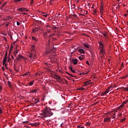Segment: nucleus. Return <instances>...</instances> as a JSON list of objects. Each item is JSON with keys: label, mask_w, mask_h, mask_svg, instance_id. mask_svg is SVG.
Listing matches in <instances>:
<instances>
[{"label": "nucleus", "mask_w": 128, "mask_h": 128, "mask_svg": "<svg viewBox=\"0 0 128 128\" xmlns=\"http://www.w3.org/2000/svg\"><path fill=\"white\" fill-rule=\"evenodd\" d=\"M78 52H80V54H84L85 52L84 49H80L78 50Z\"/></svg>", "instance_id": "obj_9"}, {"label": "nucleus", "mask_w": 128, "mask_h": 128, "mask_svg": "<svg viewBox=\"0 0 128 128\" xmlns=\"http://www.w3.org/2000/svg\"><path fill=\"white\" fill-rule=\"evenodd\" d=\"M62 124H64V123H62V124H60V126H61V127L62 126Z\"/></svg>", "instance_id": "obj_58"}, {"label": "nucleus", "mask_w": 128, "mask_h": 128, "mask_svg": "<svg viewBox=\"0 0 128 128\" xmlns=\"http://www.w3.org/2000/svg\"><path fill=\"white\" fill-rule=\"evenodd\" d=\"M44 16H45V18H48V14L44 15Z\"/></svg>", "instance_id": "obj_54"}, {"label": "nucleus", "mask_w": 128, "mask_h": 128, "mask_svg": "<svg viewBox=\"0 0 128 128\" xmlns=\"http://www.w3.org/2000/svg\"><path fill=\"white\" fill-rule=\"evenodd\" d=\"M94 14H96V10H94Z\"/></svg>", "instance_id": "obj_37"}, {"label": "nucleus", "mask_w": 128, "mask_h": 128, "mask_svg": "<svg viewBox=\"0 0 128 128\" xmlns=\"http://www.w3.org/2000/svg\"><path fill=\"white\" fill-rule=\"evenodd\" d=\"M72 62L74 64H78V60L76 59H72Z\"/></svg>", "instance_id": "obj_6"}, {"label": "nucleus", "mask_w": 128, "mask_h": 128, "mask_svg": "<svg viewBox=\"0 0 128 128\" xmlns=\"http://www.w3.org/2000/svg\"><path fill=\"white\" fill-rule=\"evenodd\" d=\"M108 90H112V87L110 86L108 88Z\"/></svg>", "instance_id": "obj_36"}, {"label": "nucleus", "mask_w": 128, "mask_h": 128, "mask_svg": "<svg viewBox=\"0 0 128 128\" xmlns=\"http://www.w3.org/2000/svg\"><path fill=\"white\" fill-rule=\"evenodd\" d=\"M103 36H108V34L106 33H102Z\"/></svg>", "instance_id": "obj_34"}, {"label": "nucleus", "mask_w": 128, "mask_h": 128, "mask_svg": "<svg viewBox=\"0 0 128 128\" xmlns=\"http://www.w3.org/2000/svg\"><path fill=\"white\" fill-rule=\"evenodd\" d=\"M18 50H16L14 52V54L15 56H16V54H18Z\"/></svg>", "instance_id": "obj_30"}, {"label": "nucleus", "mask_w": 128, "mask_h": 128, "mask_svg": "<svg viewBox=\"0 0 128 128\" xmlns=\"http://www.w3.org/2000/svg\"><path fill=\"white\" fill-rule=\"evenodd\" d=\"M8 4V2H4V4H2V5L0 6V8H4V6H6Z\"/></svg>", "instance_id": "obj_11"}, {"label": "nucleus", "mask_w": 128, "mask_h": 128, "mask_svg": "<svg viewBox=\"0 0 128 128\" xmlns=\"http://www.w3.org/2000/svg\"><path fill=\"white\" fill-rule=\"evenodd\" d=\"M101 60H102V56H101Z\"/></svg>", "instance_id": "obj_64"}, {"label": "nucleus", "mask_w": 128, "mask_h": 128, "mask_svg": "<svg viewBox=\"0 0 128 128\" xmlns=\"http://www.w3.org/2000/svg\"><path fill=\"white\" fill-rule=\"evenodd\" d=\"M66 74H69V76H72V74H70V73H68V72H66Z\"/></svg>", "instance_id": "obj_56"}, {"label": "nucleus", "mask_w": 128, "mask_h": 128, "mask_svg": "<svg viewBox=\"0 0 128 128\" xmlns=\"http://www.w3.org/2000/svg\"><path fill=\"white\" fill-rule=\"evenodd\" d=\"M88 86V84H84V86Z\"/></svg>", "instance_id": "obj_62"}, {"label": "nucleus", "mask_w": 128, "mask_h": 128, "mask_svg": "<svg viewBox=\"0 0 128 128\" xmlns=\"http://www.w3.org/2000/svg\"><path fill=\"white\" fill-rule=\"evenodd\" d=\"M2 114V109L0 108V114Z\"/></svg>", "instance_id": "obj_60"}, {"label": "nucleus", "mask_w": 128, "mask_h": 128, "mask_svg": "<svg viewBox=\"0 0 128 128\" xmlns=\"http://www.w3.org/2000/svg\"><path fill=\"white\" fill-rule=\"evenodd\" d=\"M10 57H9L8 60V62H10Z\"/></svg>", "instance_id": "obj_49"}, {"label": "nucleus", "mask_w": 128, "mask_h": 128, "mask_svg": "<svg viewBox=\"0 0 128 128\" xmlns=\"http://www.w3.org/2000/svg\"><path fill=\"white\" fill-rule=\"evenodd\" d=\"M86 64H88V66H90V62H88V61H86Z\"/></svg>", "instance_id": "obj_42"}, {"label": "nucleus", "mask_w": 128, "mask_h": 128, "mask_svg": "<svg viewBox=\"0 0 128 128\" xmlns=\"http://www.w3.org/2000/svg\"><path fill=\"white\" fill-rule=\"evenodd\" d=\"M103 10H104V6H102V4H101L100 8V12L102 14Z\"/></svg>", "instance_id": "obj_12"}, {"label": "nucleus", "mask_w": 128, "mask_h": 128, "mask_svg": "<svg viewBox=\"0 0 128 128\" xmlns=\"http://www.w3.org/2000/svg\"><path fill=\"white\" fill-rule=\"evenodd\" d=\"M128 101H126H126H124V102H123V104L124 106V104H128Z\"/></svg>", "instance_id": "obj_28"}, {"label": "nucleus", "mask_w": 128, "mask_h": 128, "mask_svg": "<svg viewBox=\"0 0 128 128\" xmlns=\"http://www.w3.org/2000/svg\"><path fill=\"white\" fill-rule=\"evenodd\" d=\"M126 16H127L126 14H124V16H125V18H126Z\"/></svg>", "instance_id": "obj_63"}, {"label": "nucleus", "mask_w": 128, "mask_h": 128, "mask_svg": "<svg viewBox=\"0 0 128 128\" xmlns=\"http://www.w3.org/2000/svg\"><path fill=\"white\" fill-rule=\"evenodd\" d=\"M47 32V34L48 33V34H50V30H48V32Z\"/></svg>", "instance_id": "obj_50"}, {"label": "nucleus", "mask_w": 128, "mask_h": 128, "mask_svg": "<svg viewBox=\"0 0 128 128\" xmlns=\"http://www.w3.org/2000/svg\"><path fill=\"white\" fill-rule=\"evenodd\" d=\"M42 112L40 114L43 116L42 118H49L54 114V113L52 112V109L48 107L45 108Z\"/></svg>", "instance_id": "obj_1"}, {"label": "nucleus", "mask_w": 128, "mask_h": 128, "mask_svg": "<svg viewBox=\"0 0 128 128\" xmlns=\"http://www.w3.org/2000/svg\"><path fill=\"white\" fill-rule=\"evenodd\" d=\"M34 92H36V90H34L30 91V94H34Z\"/></svg>", "instance_id": "obj_19"}, {"label": "nucleus", "mask_w": 128, "mask_h": 128, "mask_svg": "<svg viewBox=\"0 0 128 128\" xmlns=\"http://www.w3.org/2000/svg\"><path fill=\"white\" fill-rule=\"evenodd\" d=\"M16 24H17V26H20V24L18 22H17Z\"/></svg>", "instance_id": "obj_45"}, {"label": "nucleus", "mask_w": 128, "mask_h": 128, "mask_svg": "<svg viewBox=\"0 0 128 128\" xmlns=\"http://www.w3.org/2000/svg\"><path fill=\"white\" fill-rule=\"evenodd\" d=\"M90 80L88 81H86L84 82V84H90Z\"/></svg>", "instance_id": "obj_16"}, {"label": "nucleus", "mask_w": 128, "mask_h": 128, "mask_svg": "<svg viewBox=\"0 0 128 128\" xmlns=\"http://www.w3.org/2000/svg\"><path fill=\"white\" fill-rule=\"evenodd\" d=\"M8 86H9L10 84H10V82L8 81Z\"/></svg>", "instance_id": "obj_47"}, {"label": "nucleus", "mask_w": 128, "mask_h": 128, "mask_svg": "<svg viewBox=\"0 0 128 128\" xmlns=\"http://www.w3.org/2000/svg\"><path fill=\"white\" fill-rule=\"evenodd\" d=\"M6 56H8V52H6V53L5 54L4 58H6Z\"/></svg>", "instance_id": "obj_40"}, {"label": "nucleus", "mask_w": 128, "mask_h": 128, "mask_svg": "<svg viewBox=\"0 0 128 128\" xmlns=\"http://www.w3.org/2000/svg\"><path fill=\"white\" fill-rule=\"evenodd\" d=\"M54 36V34H50V35L49 36L52 37V36Z\"/></svg>", "instance_id": "obj_48"}, {"label": "nucleus", "mask_w": 128, "mask_h": 128, "mask_svg": "<svg viewBox=\"0 0 128 128\" xmlns=\"http://www.w3.org/2000/svg\"><path fill=\"white\" fill-rule=\"evenodd\" d=\"M28 72H26L23 74V76H28Z\"/></svg>", "instance_id": "obj_31"}, {"label": "nucleus", "mask_w": 128, "mask_h": 128, "mask_svg": "<svg viewBox=\"0 0 128 128\" xmlns=\"http://www.w3.org/2000/svg\"><path fill=\"white\" fill-rule=\"evenodd\" d=\"M124 104H122L119 106L120 108H124Z\"/></svg>", "instance_id": "obj_29"}, {"label": "nucleus", "mask_w": 128, "mask_h": 128, "mask_svg": "<svg viewBox=\"0 0 128 128\" xmlns=\"http://www.w3.org/2000/svg\"><path fill=\"white\" fill-rule=\"evenodd\" d=\"M44 37L46 38V36H48V32H44L43 34Z\"/></svg>", "instance_id": "obj_20"}, {"label": "nucleus", "mask_w": 128, "mask_h": 128, "mask_svg": "<svg viewBox=\"0 0 128 128\" xmlns=\"http://www.w3.org/2000/svg\"><path fill=\"white\" fill-rule=\"evenodd\" d=\"M9 24H9L8 23L7 24H6V26H8Z\"/></svg>", "instance_id": "obj_51"}, {"label": "nucleus", "mask_w": 128, "mask_h": 128, "mask_svg": "<svg viewBox=\"0 0 128 128\" xmlns=\"http://www.w3.org/2000/svg\"><path fill=\"white\" fill-rule=\"evenodd\" d=\"M78 128H84V126H82V125H79L78 126Z\"/></svg>", "instance_id": "obj_25"}, {"label": "nucleus", "mask_w": 128, "mask_h": 128, "mask_svg": "<svg viewBox=\"0 0 128 128\" xmlns=\"http://www.w3.org/2000/svg\"><path fill=\"white\" fill-rule=\"evenodd\" d=\"M8 86H9V88H12V84H10V85H8Z\"/></svg>", "instance_id": "obj_38"}, {"label": "nucleus", "mask_w": 128, "mask_h": 128, "mask_svg": "<svg viewBox=\"0 0 128 128\" xmlns=\"http://www.w3.org/2000/svg\"><path fill=\"white\" fill-rule=\"evenodd\" d=\"M29 86H32L34 84V82H30L28 83Z\"/></svg>", "instance_id": "obj_24"}, {"label": "nucleus", "mask_w": 128, "mask_h": 128, "mask_svg": "<svg viewBox=\"0 0 128 128\" xmlns=\"http://www.w3.org/2000/svg\"><path fill=\"white\" fill-rule=\"evenodd\" d=\"M3 62H6V58H4V60H3Z\"/></svg>", "instance_id": "obj_26"}, {"label": "nucleus", "mask_w": 128, "mask_h": 128, "mask_svg": "<svg viewBox=\"0 0 128 128\" xmlns=\"http://www.w3.org/2000/svg\"><path fill=\"white\" fill-rule=\"evenodd\" d=\"M2 86H0V90H2Z\"/></svg>", "instance_id": "obj_61"}, {"label": "nucleus", "mask_w": 128, "mask_h": 128, "mask_svg": "<svg viewBox=\"0 0 128 128\" xmlns=\"http://www.w3.org/2000/svg\"><path fill=\"white\" fill-rule=\"evenodd\" d=\"M28 122H29L28 121H26V122H24L23 124H26H26H28Z\"/></svg>", "instance_id": "obj_44"}, {"label": "nucleus", "mask_w": 128, "mask_h": 128, "mask_svg": "<svg viewBox=\"0 0 128 128\" xmlns=\"http://www.w3.org/2000/svg\"><path fill=\"white\" fill-rule=\"evenodd\" d=\"M110 118H109L108 117L104 118V122H110Z\"/></svg>", "instance_id": "obj_5"}, {"label": "nucleus", "mask_w": 128, "mask_h": 128, "mask_svg": "<svg viewBox=\"0 0 128 128\" xmlns=\"http://www.w3.org/2000/svg\"><path fill=\"white\" fill-rule=\"evenodd\" d=\"M32 102H34V104L32 103V104H36L38 102H40V99L38 98H33Z\"/></svg>", "instance_id": "obj_4"}, {"label": "nucleus", "mask_w": 128, "mask_h": 128, "mask_svg": "<svg viewBox=\"0 0 128 128\" xmlns=\"http://www.w3.org/2000/svg\"><path fill=\"white\" fill-rule=\"evenodd\" d=\"M34 126H38V124H34Z\"/></svg>", "instance_id": "obj_59"}, {"label": "nucleus", "mask_w": 128, "mask_h": 128, "mask_svg": "<svg viewBox=\"0 0 128 128\" xmlns=\"http://www.w3.org/2000/svg\"><path fill=\"white\" fill-rule=\"evenodd\" d=\"M79 60H84V57H82L80 56H79L78 58Z\"/></svg>", "instance_id": "obj_27"}, {"label": "nucleus", "mask_w": 128, "mask_h": 128, "mask_svg": "<svg viewBox=\"0 0 128 128\" xmlns=\"http://www.w3.org/2000/svg\"><path fill=\"white\" fill-rule=\"evenodd\" d=\"M12 48H14V46L12 45L10 49V54L11 52L12 51Z\"/></svg>", "instance_id": "obj_13"}, {"label": "nucleus", "mask_w": 128, "mask_h": 128, "mask_svg": "<svg viewBox=\"0 0 128 128\" xmlns=\"http://www.w3.org/2000/svg\"><path fill=\"white\" fill-rule=\"evenodd\" d=\"M14 70H16V72H18V71L16 70V67L15 66H14Z\"/></svg>", "instance_id": "obj_41"}, {"label": "nucleus", "mask_w": 128, "mask_h": 128, "mask_svg": "<svg viewBox=\"0 0 128 128\" xmlns=\"http://www.w3.org/2000/svg\"><path fill=\"white\" fill-rule=\"evenodd\" d=\"M56 80H62L60 78V76H56Z\"/></svg>", "instance_id": "obj_17"}, {"label": "nucleus", "mask_w": 128, "mask_h": 128, "mask_svg": "<svg viewBox=\"0 0 128 128\" xmlns=\"http://www.w3.org/2000/svg\"><path fill=\"white\" fill-rule=\"evenodd\" d=\"M10 38H11L12 40V35L10 36Z\"/></svg>", "instance_id": "obj_52"}, {"label": "nucleus", "mask_w": 128, "mask_h": 128, "mask_svg": "<svg viewBox=\"0 0 128 128\" xmlns=\"http://www.w3.org/2000/svg\"><path fill=\"white\" fill-rule=\"evenodd\" d=\"M74 18H78V16L76 14H75L74 13Z\"/></svg>", "instance_id": "obj_39"}, {"label": "nucleus", "mask_w": 128, "mask_h": 128, "mask_svg": "<svg viewBox=\"0 0 128 128\" xmlns=\"http://www.w3.org/2000/svg\"><path fill=\"white\" fill-rule=\"evenodd\" d=\"M2 64H3V66H6V62H2Z\"/></svg>", "instance_id": "obj_53"}, {"label": "nucleus", "mask_w": 128, "mask_h": 128, "mask_svg": "<svg viewBox=\"0 0 128 128\" xmlns=\"http://www.w3.org/2000/svg\"><path fill=\"white\" fill-rule=\"evenodd\" d=\"M108 92H110V90L108 89H107L105 92L102 93V96H104V94H108Z\"/></svg>", "instance_id": "obj_8"}, {"label": "nucleus", "mask_w": 128, "mask_h": 128, "mask_svg": "<svg viewBox=\"0 0 128 128\" xmlns=\"http://www.w3.org/2000/svg\"><path fill=\"white\" fill-rule=\"evenodd\" d=\"M22 58H24V56L20 54H19L18 58H17V60H22Z\"/></svg>", "instance_id": "obj_7"}, {"label": "nucleus", "mask_w": 128, "mask_h": 128, "mask_svg": "<svg viewBox=\"0 0 128 128\" xmlns=\"http://www.w3.org/2000/svg\"><path fill=\"white\" fill-rule=\"evenodd\" d=\"M69 69L72 72H73V74L76 73V71H74V70H72V66H69Z\"/></svg>", "instance_id": "obj_10"}, {"label": "nucleus", "mask_w": 128, "mask_h": 128, "mask_svg": "<svg viewBox=\"0 0 128 128\" xmlns=\"http://www.w3.org/2000/svg\"><path fill=\"white\" fill-rule=\"evenodd\" d=\"M84 46L85 48H90V46L86 44H84Z\"/></svg>", "instance_id": "obj_21"}, {"label": "nucleus", "mask_w": 128, "mask_h": 128, "mask_svg": "<svg viewBox=\"0 0 128 128\" xmlns=\"http://www.w3.org/2000/svg\"><path fill=\"white\" fill-rule=\"evenodd\" d=\"M32 53L29 54V58H30V60H34V58H36V54L32 53V52H34V46H32Z\"/></svg>", "instance_id": "obj_2"}, {"label": "nucleus", "mask_w": 128, "mask_h": 128, "mask_svg": "<svg viewBox=\"0 0 128 128\" xmlns=\"http://www.w3.org/2000/svg\"><path fill=\"white\" fill-rule=\"evenodd\" d=\"M120 6V5L118 4V6L116 7V8H119Z\"/></svg>", "instance_id": "obj_43"}, {"label": "nucleus", "mask_w": 128, "mask_h": 128, "mask_svg": "<svg viewBox=\"0 0 128 128\" xmlns=\"http://www.w3.org/2000/svg\"><path fill=\"white\" fill-rule=\"evenodd\" d=\"M100 52L102 54H104V49L102 48L101 49Z\"/></svg>", "instance_id": "obj_14"}, {"label": "nucleus", "mask_w": 128, "mask_h": 128, "mask_svg": "<svg viewBox=\"0 0 128 128\" xmlns=\"http://www.w3.org/2000/svg\"><path fill=\"white\" fill-rule=\"evenodd\" d=\"M2 70H4H4H5L4 67L2 66Z\"/></svg>", "instance_id": "obj_46"}, {"label": "nucleus", "mask_w": 128, "mask_h": 128, "mask_svg": "<svg viewBox=\"0 0 128 128\" xmlns=\"http://www.w3.org/2000/svg\"><path fill=\"white\" fill-rule=\"evenodd\" d=\"M32 38L33 40H34V42H38V39H36V38H34V36H32Z\"/></svg>", "instance_id": "obj_15"}, {"label": "nucleus", "mask_w": 128, "mask_h": 128, "mask_svg": "<svg viewBox=\"0 0 128 128\" xmlns=\"http://www.w3.org/2000/svg\"><path fill=\"white\" fill-rule=\"evenodd\" d=\"M22 0H15L14 2H22Z\"/></svg>", "instance_id": "obj_35"}, {"label": "nucleus", "mask_w": 128, "mask_h": 128, "mask_svg": "<svg viewBox=\"0 0 128 128\" xmlns=\"http://www.w3.org/2000/svg\"><path fill=\"white\" fill-rule=\"evenodd\" d=\"M86 126H90V122H86Z\"/></svg>", "instance_id": "obj_32"}, {"label": "nucleus", "mask_w": 128, "mask_h": 128, "mask_svg": "<svg viewBox=\"0 0 128 128\" xmlns=\"http://www.w3.org/2000/svg\"><path fill=\"white\" fill-rule=\"evenodd\" d=\"M56 40V38H52V40Z\"/></svg>", "instance_id": "obj_57"}, {"label": "nucleus", "mask_w": 128, "mask_h": 128, "mask_svg": "<svg viewBox=\"0 0 128 128\" xmlns=\"http://www.w3.org/2000/svg\"><path fill=\"white\" fill-rule=\"evenodd\" d=\"M78 90H84V88H79Z\"/></svg>", "instance_id": "obj_23"}, {"label": "nucleus", "mask_w": 128, "mask_h": 128, "mask_svg": "<svg viewBox=\"0 0 128 128\" xmlns=\"http://www.w3.org/2000/svg\"><path fill=\"white\" fill-rule=\"evenodd\" d=\"M99 44L101 46H102V48H104V44H102V42H99Z\"/></svg>", "instance_id": "obj_22"}, {"label": "nucleus", "mask_w": 128, "mask_h": 128, "mask_svg": "<svg viewBox=\"0 0 128 128\" xmlns=\"http://www.w3.org/2000/svg\"><path fill=\"white\" fill-rule=\"evenodd\" d=\"M126 118H123L121 120V122H122L126 120Z\"/></svg>", "instance_id": "obj_33"}, {"label": "nucleus", "mask_w": 128, "mask_h": 128, "mask_svg": "<svg viewBox=\"0 0 128 128\" xmlns=\"http://www.w3.org/2000/svg\"><path fill=\"white\" fill-rule=\"evenodd\" d=\"M123 90H126V92H128V88H122Z\"/></svg>", "instance_id": "obj_18"}, {"label": "nucleus", "mask_w": 128, "mask_h": 128, "mask_svg": "<svg viewBox=\"0 0 128 128\" xmlns=\"http://www.w3.org/2000/svg\"><path fill=\"white\" fill-rule=\"evenodd\" d=\"M17 10H18L19 12H28V10L26 8H19L17 9Z\"/></svg>", "instance_id": "obj_3"}, {"label": "nucleus", "mask_w": 128, "mask_h": 128, "mask_svg": "<svg viewBox=\"0 0 128 128\" xmlns=\"http://www.w3.org/2000/svg\"><path fill=\"white\" fill-rule=\"evenodd\" d=\"M5 68H6L8 69V67L6 66V64H5Z\"/></svg>", "instance_id": "obj_55"}]
</instances>
